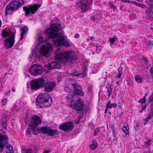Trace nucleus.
Wrapping results in <instances>:
<instances>
[{
	"mask_svg": "<svg viewBox=\"0 0 153 153\" xmlns=\"http://www.w3.org/2000/svg\"><path fill=\"white\" fill-rule=\"evenodd\" d=\"M10 34V33L9 31H7L6 30H4L2 33V35L3 37L6 38L9 36Z\"/></svg>",
	"mask_w": 153,
	"mask_h": 153,
	"instance_id": "26",
	"label": "nucleus"
},
{
	"mask_svg": "<svg viewBox=\"0 0 153 153\" xmlns=\"http://www.w3.org/2000/svg\"><path fill=\"white\" fill-rule=\"evenodd\" d=\"M144 153H150L149 151H148L147 152H144Z\"/></svg>",
	"mask_w": 153,
	"mask_h": 153,
	"instance_id": "57",
	"label": "nucleus"
},
{
	"mask_svg": "<svg viewBox=\"0 0 153 153\" xmlns=\"http://www.w3.org/2000/svg\"><path fill=\"white\" fill-rule=\"evenodd\" d=\"M108 108H115L117 106V105L116 103H114L113 104L111 103V101L110 100H108L107 101L106 105H108Z\"/></svg>",
	"mask_w": 153,
	"mask_h": 153,
	"instance_id": "25",
	"label": "nucleus"
},
{
	"mask_svg": "<svg viewBox=\"0 0 153 153\" xmlns=\"http://www.w3.org/2000/svg\"><path fill=\"white\" fill-rule=\"evenodd\" d=\"M150 141H148V142H145V143H147V144H148V145H149V143H150Z\"/></svg>",
	"mask_w": 153,
	"mask_h": 153,
	"instance_id": "55",
	"label": "nucleus"
},
{
	"mask_svg": "<svg viewBox=\"0 0 153 153\" xmlns=\"http://www.w3.org/2000/svg\"><path fill=\"white\" fill-rule=\"evenodd\" d=\"M8 137L7 135H3L0 133V152H1L4 146L7 144Z\"/></svg>",
	"mask_w": 153,
	"mask_h": 153,
	"instance_id": "18",
	"label": "nucleus"
},
{
	"mask_svg": "<svg viewBox=\"0 0 153 153\" xmlns=\"http://www.w3.org/2000/svg\"><path fill=\"white\" fill-rule=\"evenodd\" d=\"M73 109L77 111L82 110L84 107L83 103L82 101L80 99L76 101L72 106Z\"/></svg>",
	"mask_w": 153,
	"mask_h": 153,
	"instance_id": "19",
	"label": "nucleus"
},
{
	"mask_svg": "<svg viewBox=\"0 0 153 153\" xmlns=\"http://www.w3.org/2000/svg\"><path fill=\"white\" fill-rule=\"evenodd\" d=\"M52 97L48 94L39 95L36 100V105L39 108H43L50 106L52 102Z\"/></svg>",
	"mask_w": 153,
	"mask_h": 153,
	"instance_id": "4",
	"label": "nucleus"
},
{
	"mask_svg": "<svg viewBox=\"0 0 153 153\" xmlns=\"http://www.w3.org/2000/svg\"><path fill=\"white\" fill-rule=\"evenodd\" d=\"M97 145L98 144L96 141L95 140H92V144L90 145L89 147L91 149L94 150L97 148Z\"/></svg>",
	"mask_w": 153,
	"mask_h": 153,
	"instance_id": "22",
	"label": "nucleus"
},
{
	"mask_svg": "<svg viewBox=\"0 0 153 153\" xmlns=\"http://www.w3.org/2000/svg\"><path fill=\"white\" fill-rule=\"evenodd\" d=\"M152 102L150 104L151 109L150 110V112L148 116L143 120V124L146 125L147 124V122H149L152 117H153V94L151 95L149 97V102Z\"/></svg>",
	"mask_w": 153,
	"mask_h": 153,
	"instance_id": "14",
	"label": "nucleus"
},
{
	"mask_svg": "<svg viewBox=\"0 0 153 153\" xmlns=\"http://www.w3.org/2000/svg\"><path fill=\"white\" fill-rule=\"evenodd\" d=\"M143 110H143V109H142V110L140 111V113H142L143 112Z\"/></svg>",
	"mask_w": 153,
	"mask_h": 153,
	"instance_id": "59",
	"label": "nucleus"
},
{
	"mask_svg": "<svg viewBox=\"0 0 153 153\" xmlns=\"http://www.w3.org/2000/svg\"><path fill=\"white\" fill-rule=\"evenodd\" d=\"M49 152L48 151H45L43 153H48Z\"/></svg>",
	"mask_w": 153,
	"mask_h": 153,
	"instance_id": "51",
	"label": "nucleus"
},
{
	"mask_svg": "<svg viewBox=\"0 0 153 153\" xmlns=\"http://www.w3.org/2000/svg\"><path fill=\"white\" fill-rule=\"evenodd\" d=\"M65 90L68 91H73L74 94L82 96L84 94L82 91L81 86L77 84V81L72 78H68L65 85Z\"/></svg>",
	"mask_w": 153,
	"mask_h": 153,
	"instance_id": "2",
	"label": "nucleus"
},
{
	"mask_svg": "<svg viewBox=\"0 0 153 153\" xmlns=\"http://www.w3.org/2000/svg\"><path fill=\"white\" fill-rule=\"evenodd\" d=\"M78 74H73V75H74V76H78L79 75H78Z\"/></svg>",
	"mask_w": 153,
	"mask_h": 153,
	"instance_id": "58",
	"label": "nucleus"
},
{
	"mask_svg": "<svg viewBox=\"0 0 153 153\" xmlns=\"http://www.w3.org/2000/svg\"><path fill=\"white\" fill-rule=\"evenodd\" d=\"M2 104L3 105H5L7 103V100L6 98H4L2 100Z\"/></svg>",
	"mask_w": 153,
	"mask_h": 153,
	"instance_id": "41",
	"label": "nucleus"
},
{
	"mask_svg": "<svg viewBox=\"0 0 153 153\" xmlns=\"http://www.w3.org/2000/svg\"><path fill=\"white\" fill-rule=\"evenodd\" d=\"M92 3V0H79L78 4L82 11L84 12L89 9Z\"/></svg>",
	"mask_w": 153,
	"mask_h": 153,
	"instance_id": "12",
	"label": "nucleus"
},
{
	"mask_svg": "<svg viewBox=\"0 0 153 153\" xmlns=\"http://www.w3.org/2000/svg\"><path fill=\"white\" fill-rule=\"evenodd\" d=\"M14 38L15 33H13L8 38L4 39V46L6 48H11L15 42Z\"/></svg>",
	"mask_w": 153,
	"mask_h": 153,
	"instance_id": "16",
	"label": "nucleus"
},
{
	"mask_svg": "<svg viewBox=\"0 0 153 153\" xmlns=\"http://www.w3.org/2000/svg\"><path fill=\"white\" fill-rule=\"evenodd\" d=\"M74 124L72 122H68L60 125L59 128L65 132L71 131L74 128Z\"/></svg>",
	"mask_w": 153,
	"mask_h": 153,
	"instance_id": "17",
	"label": "nucleus"
},
{
	"mask_svg": "<svg viewBox=\"0 0 153 153\" xmlns=\"http://www.w3.org/2000/svg\"><path fill=\"white\" fill-rule=\"evenodd\" d=\"M113 89L111 86H109L107 88L106 93L108 94L109 97H111V95H112V91Z\"/></svg>",
	"mask_w": 153,
	"mask_h": 153,
	"instance_id": "27",
	"label": "nucleus"
},
{
	"mask_svg": "<svg viewBox=\"0 0 153 153\" xmlns=\"http://www.w3.org/2000/svg\"><path fill=\"white\" fill-rule=\"evenodd\" d=\"M33 134L34 135L38 134L39 133L44 134L47 133L49 136H53L55 134L57 133L56 130L49 128V127L45 126L38 128L37 130H33Z\"/></svg>",
	"mask_w": 153,
	"mask_h": 153,
	"instance_id": "7",
	"label": "nucleus"
},
{
	"mask_svg": "<svg viewBox=\"0 0 153 153\" xmlns=\"http://www.w3.org/2000/svg\"><path fill=\"white\" fill-rule=\"evenodd\" d=\"M122 70L123 68L122 67L120 66L119 67L118 69V74L117 76H121L122 73Z\"/></svg>",
	"mask_w": 153,
	"mask_h": 153,
	"instance_id": "30",
	"label": "nucleus"
},
{
	"mask_svg": "<svg viewBox=\"0 0 153 153\" xmlns=\"http://www.w3.org/2000/svg\"><path fill=\"white\" fill-rule=\"evenodd\" d=\"M135 79L137 82L140 83L142 81L143 79L142 77H135Z\"/></svg>",
	"mask_w": 153,
	"mask_h": 153,
	"instance_id": "33",
	"label": "nucleus"
},
{
	"mask_svg": "<svg viewBox=\"0 0 153 153\" xmlns=\"http://www.w3.org/2000/svg\"><path fill=\"white\" fill-rule=\"evenodd\" d=\"M41 123V119L39 116L37 115H34L32 117L29 123V126L31 127L33 132V130H36L39 124Z\"/></svg>",
	"mask_w": 153,
	"mask_h": 153,
	"instance_id": "10",
	"label": "nucleus"
},
{
	"mask_svg": "<svg viewBox=\"0 0 153 153\" xmlns=\"http://www.w3.org/2000/svg\"><path fill=\"white\" fill-rule=\"evenodd\" d=\"M32 55L36 58H38L39 57V55L37 54V53L35 51L32 52Z\"/></svg>",
	"mask_w": 153,
	"mask_h": 153,
	"instance_id": "40",
	"label": "nucleus"
},
{
	"mask_svg": "<svg viewBox=\"0 0 153 153\" xmlns=\"http://www.w3.org/2000/svg\"><path fill=\"white\" fill-rule=\"evenodd\" d=\"M150 71L153 74V65L152 67L151 68Z\"/></svg>",
	"mask_w": 153,
	"mask_h": 153,
	"instance_id": "50",
	"label": "nucleus"
},
{
	"mask_svg": "<svg viewBox=\"0 0 153 153\" xmlns=\"http://www.w3.org/2000/svg\"><path fill=\"white\" fill-rule=\"evenodd\" d=\"M56 83L54 81H46L42 77L35 79L30 81V88L33 90H37L43 87L45 91L48 92L52 91L56 87Z\"/></svg>",
	"mask_w": 153,
	"mask_h": 153,
	"instance_id": "1",
	"label": "nucleus"
},
{
	"mask_svg": "<svg viewBox=\"0 0 153 153\" xmlns=\"http://www.w3.org/2000/svg\"><path fill=\"white\" fill-rule=\"evenodd\" d=\"M127 127H128V129H129L128 124L126 126H123L122 128V131L124 133H125L126 135L129 134V133Z\"/></svg>",
	"mask_w": 153,
	"mask_h": 153,
	"instance_id": "24",
	"label": "nucleus"
},
{
	"mask_svg": "<svg viewBox=\"0 0 153 153\" xmlns=\"http://www.w3.org/2000/svg\"><path fill=\"white\" fill-rule=\"evenodd\" d=\"M54 45L57 46L61 45L68 46L70 45L69 43L65 40V37L61 35H59L58 39L55 40Z\"/></svg>",
	"mask_w": 153,
	"mask_h": 153,
	"instance_id": "15",
	"label": "nucleus"
},
{
	"mask_svg": "<svg viewBox=\"0 0 153 153\" xmlns=\"http://www.w3.org/2000/svg\"><path fill=\"white\" fill-rule=\"evenodd\" d=\"M137 5L139 7H142V6H144L145 5H143L140 4H138L137 3V5Z\"/></svg>",
	"mask_w": 153,
	"mask_h": 153,
	"instance_id": "49",
	"label": "nucleus"
},
{
	"mask_svg": "<svg viewBox=\"0 0 153 153\" xmlns=\"http://www.w3.org/2000/svg\"><path fill=\"white\" fill-rule=\"evenodd\" d=\"M9 114V112L6 111L1 115V119H0V125L1 127V131L3 132V134H5L7 132V117Z\"/></svg>",
	"mask_w": 153,
	"mask_h": 153,
	"instance_id": "8",
	"label": "nucleus"
},
{
	"mask_svg": "<svg viewBox=\"0 0 153 153\" xmlns=\"http://www.w3.org/2000/svg\"><path fill=\"white\" fill-rule=\"evenodd\" d=\"M10 90H9L8 91H7V92L5 94V95H8L9 94H10Z\"/></svg>",
	"mask_w": 153,
	"mask_h": 153,
	"instance_id": "48",
	"label": "nucleus"
},
{
	"mask_svg": "<svg viewBox=\"0 0 153 153\" xmlns=\"http://www.w3.org/2000/svg\"><path fill=\"white\" fill-rule=\"evenodd\" d=\"M60 67V63L53 61L50 62L48 65L47 68L49 70L52 69L54 68H59Z\"/></svg>",
	"mask_w": 153,
	"mask_h": 153,
	"instance_id": "20",
	"label": "nucleus"
},
{
	"mask_svg": "<svg viewBox=\"0 0 153 153\" xmlns=\"http://www.w3.org/2000/svg\"><path fill=\"white\" fill-rule=\"evenodd\" d=\"M38 41L39 42V43L38 45H39L40 44L45 42V40L43 39V38L41 36H39L38 38Z\"/></svg>",
	"mask_w": 153,
	"mask_h": 153,
	"instance_id": "31",
	"label": "nucleus"
},
{
	"mask_svg": "<svg viewBox=\"0 0 153 153\" xmlns=\"http://www.w3.org/2000/svg\"><path fill=\"white\" fill-rule=\"evenodd\" d=\"M144 59V60L145 61V62H147V59L146 58H144L143 59Z\"/></svg>",
	"mask_w": 153,
	"mask_h": 153,
	"instance_id": "54",
	"label": "nucleus"
},
{
	"mask_svg": "<svg viewBox=\"0 0 153 153\" xmlns=\"http://www.w3.org/2000/svg\"><path fill=\"white\" fill-rule=\"evenodd\" d=\"M53 45L51 43H47L46 45H42L40 48L39 52L43 56L48 57L50 53L52 51Z\"/></svg>",
	"mask_w": 153,
	"mask_h": 153,
	"instance_id": "9",
	"label": "nucleus"
},
{
	"mask_svg": "<svg viewBox=\"0 0 153 153\" xmlns=\"http://www.w3.org/2000/svg\"><path fill=\"white\" fill-rule=\"evenodd\" d=\"M27 131L28 132V133H29V129H28L27 130Z\"/></svg>",
	"mask_w": 153,
	"mask_h": 153,
	"instance_id": "62",
	"label": "nucleus"
},
{
	"mask_svg": "<svg viewBox=\"0 0 153 153\" xmlns=\"http://www.w3.org/2000/svg\"><path fill=\"white\" fill-rule=\"evenodd\" d=\"M12 91L13 92H14L15 91V89L14 88H13L12 89Z\"/></svg>",
	"mask_w": 153,
	"mask_h": 153,
	"instance_id": "52",
	"label": "nucleus"
},
{
	"mask_svg": "<svg viewBox=\"0 0 153 153\" xmlns=\"http://www.w3.org/2000/svg\"><path fill=\"white\" fill-rule=\"evenodd\" d=\"M134 128L135 131H137L139 130L140 129L139 123H137L136 125L135 126Z\"/></svg>",
	"mask_w": 153,
	"mask_h": 153,
	"instance_id": "32",
	"label": "nucleus"
},
{
	"mask_svg": "<svg viewBox=\"0 0 153 153\" xmlns=\"http://www.w3.org/2000/svg\"><path fill=\"white\" fill-rule=\"evenodd\" d=\"M122 0V1H123L125 2V1H126V0Z\"/></svg>",
	"mask_w": 153,
	"mask_h": 153,
	"instance_id": "61",
	"label": "nucleus"
},
{
	"mask_svg": "<svg viewBox=\"0 0 153 153\" xmlns=\"http://www.w3.org/2000/svg\"><path fill=\"white\" fill-rule=\"evenodd\" d=\"M28 149H24L23 150H22V153H26L27 150H28Z\"/></svg>",
	"mask_w": 153,
	"mask_h": 153,
	"instance_id": "45",
	"label": "nucleus"
},
{
	"mask_svg": "<svg viewBox=\"0 0 153 153\" xmlns=\"http://www.w3.org/2000/svg\"><path fill=\"white\" fill-rule=\"evenodd\" d=\"M150 29H151V30H153V27H151L150 28Z\"/></svg>",
	"mask_w": 153,
	"mask_h": 153,
	"instance_id": "63",
	"label": "nucleus"
},
{
	"mask_svg": "<svg viewBox=\"0 0 153 153\" xmlns=\"http://www.w3.org/2000/svg\"><path fill=\"white\" fill-rule=\"evenodd\" d=\"M5 151L6 153H13V149L12 146L8 145L6 146Z\"/></svg>",
	"mask_w": 153,
	"mask_h": 153,
	"instance_id": "23",
	"label": "nucleus"
},
{
	"mask_svg": "<svg viewBox=\"0 0 153 153\" xmlns=\"http://www.w3.org/2000/svg\"><path fill=\"white\" fill-rule=\"evenodd\" d=\"M146 44L149 46H151L153 45V42H152L151 41H148L147 42Z\"/></svg>",
	"mask_w": 153,
	"mask_h": 153,
	"instance_id": "42",
	"label": "nucleus"
},
{
	"mask_svg": "<svg viewBox=\"0 0 153 153\" xmlns=\"http://www.w3.org/2000/svg\"><path fill=\"white\" fill-rule=\"evenodd\" d=\"M126 81L127 82V84L129 86H131L133 85V82L131 81V80L130 79L129 77H127V78L126 79Z\"/></svg>",
	"mask_w": 153,
	"mask_h": 153,
	"instance_id": "29",
	"label": "nucleus"
},
{
	"mask_svg": "<svg viewBox=\"0 0 153 153\" xmlns=\"http://www.w3.org/2000/svg\"><path fill=\"white\" fill-rule=\"evenodd\" d=\"M115 36V35H114L113 38L109 39V41L111 42V45L113 44L117 40V38Z\"/></svg>",
	"mask_w": 153,
	"mask_h": 153,
	"instance_id": "28",
	"label": "nucleus"
},
{
	"mask_svg": "<svg viewBox=\"0 0 153 153\" xmlns=\"http://www.w3.org/2000/svg\"><path fill=\"white\" fill-rule=\"evenodd\" d=\"M24 4L23 0H15L11 2L7 6L5 14V15H10L14 10L19 9Z\"/></svg>",
	"mask_w": 153,
	"mask_h": 153,
	"instance_id": "5",
	"label": "nucleus"
},
{
	"mask_svg": "<svg viewBox=\"0 0 153 153\" xmlns=\"http://www.w3.org/2000/svg\"><path fill=\"white\" fill-rule=\"evenodd\" d=\"M67 153H72V152L70 150H68L67 152Z\"/></svg>",
	"mask_w": 153,
	"mask_h": 153,
	"instance_id": "53",
	"label": "nucleus"
},
{
	"mask_svg": "<svg viewBox=\"0 0 153 153\" xmlns=\"http://www.w3.org/2000/svg\"><path fill=\"white\" fill-rule=\"evenodd\" d=\"M98 48H99V47L98 46H96V48L97 49H98Z\"/></svg>",
	"mask_w": 153,
	"mask_h": 153,
	"instance_id": "60",
	"label": "nucleus"
},
{
	"mask_svg": "<svg viewBox=\"0 0 153 153\" xmlns=\"http://www.w3.org/2000/svg\"><path fill=\"white\" fill-rule=\"evenodd\" d=\"M60 25L54 24L51 25L49 29H47L45 32V35L49 38H53L57 37L58 31L62 28Z\"/></svg>",
	"mask_w": 153,
	"mask_h": 153,
	"instance_id": "6",
	"label": "nucleus"
},
{
	"mask_svg": "<svg viewBox=\"0 0 153 153\" xmlns=\"http://www.w3.org/2000/svg\"><path fill=\"white\" fill-rule=\"evenodd\" d=\"M125 2H128L131 4H134L135 5L137 4V2L133 1H130L129 0H126V1Z\"/></svg>",
	"mask_w": 153,
	"mask_h": 153,
	"instance_id": "34",
	"label": "nucleus"
},
{
	"mask_svg": "<svg viewBox=\"0 0 153 153\" xmlns=\"http://www.w3.org/2000/svg\"><path fill=\"white\" fill-rule=\"evenodd\" d=\"M109 104H108V105H106V109H105V114H106V113H107V110H108V105Z\"/></svg>",
	"mask_w": 153,
	"mask_h": 153,
	"instance_id": "43",
	"label": "nucleus"
},
{
	"mask_svg": "<svg viewBox=\"0 0 153 153\" xmlns=\"http://www.w3.org/2000/svg\"><path fill=\"white\" fill-rule=\"evenodd\" d=\"M29 71L32 75L38 76L42 73V66L39 65H33L29 69Z\"/></svg>",
	"mask_w": 153,
	"mask_h": 153,
	"instance_id": "13",
	"label": "nucleus"
},
{
	"mask_svg": "<svg viewBox=\"0 0 153 153\" xmlns=\"http://www.w3.org/2000/svg\"><path fill=\"white\" fill-rule=\"evenodd\" d=\"M141 106L142 107L143 110H144L147 106V105L145 103L141 104Z\"/></svg>",
	"mask_w": 153,
	"mask_h": 153,
	"instance_id": "38",
	"label": "nucleus"
},
{
	"mask_svg": "<svg viewBox=\"0 0 153 153\" xmlns=\"http://www.w3.org/2000/svg\"><path fill=\"white\" fill-rule=\"evenodd\" d=\"M1 25H2L1 22V20H0V27L1 26Z\"/></svg>",
	"mask_w": 153,
	"mask_h": 153,
	"instance_id": "56",
	"label": "nucleus"
},
{
	"mask_svg": "<svg viewBox=\"0 0 153 153\" xmlns=\"http://www.w3.org/2000/svg\"><path fill=\"white\" fill-rule=\"evenodd\" d=\"M40 7V5L36 4L29 5L28 7L25 6L24 7L23 9L25 11V15L28 16L30 13L33 14H34L36 12L38 8Z\"/></svg>",
	"mask_w": 153,
	"mask_h": 153,
	"instance_id": "11",
	"label": "nucleus"
},
{
	"mask_svg": "<svg viewBox=\"0 0 153 153\" xmlns=\"http://www.w3.org/2000/svg\"><path fill=\"white\" fill-rule=\"evenodd\" d=\"M139 102L141 103V104L144 103L146 102V98L145 96L143 98L139 100Z\"/></svg>",
	"mask_w": 153,
	"mask_h": 153,
	"instance_id": "35",
	"label": "nucleus"
},
{
	"mask_svg": "<svg viewBox=\"0 0 153 153\" xmlns=\"http://www.w3.org/2000/svg\"><path fill=\"white\" fill-rule=\"evenodd\" d=\"M153 13H148L147 18L149 20H151L152 18Z\"/></svg>",
	"mask_w": 153,
	"mask_h": 153,
	"instance_id": "36",
	"label": "nucleus"
},
{
	"mask_svg": "<svg viewBox=\"0 0 153 153\" xmlns=\"http://www.w3.org/2000/svg\"><path fill=\"white\" fill-rule=\"evenodd\" d=\"M28 28L27 27H24L21 28V38L20 40L22 41L23 39L26 36Z\"/></svg>",
	"mask_w": 153,
	"mask_h": 153,
	"instance_id": "21",
	"label": "nucleus"
},
{
	"mask_svg": "<svg viewBox=\"0 0 153 153\" xmlns=\"http://www.w3.org/2000/svg\"><path fill=\"white\" fill-rule=\"evenodd\" d=\"M27 115H27V114H26V118H27V117H28Z\"/></svg>",
	"mask_w": 153,
	"mask_h": 153,
	"instance_id": "64",
	"label": "nucleus"
},
{
	"mask_svg": "<svg viewBox=\"0 0 153 153\" xmlns=\"http://www.w3.org/2000/svg\"><path fill=\"white\" fill-rule=\"evenodd\" d=\"M57 83H58L61 80V77H57Z\"/></svg>",
	"mask_w": 153,
	"mask_h": 153,
	"instance_id": "47",
	"label": "nucleus"
},
{
	"mask_svg": "<svg viewBox=\"0 0 153 153\" xmlns=\"http://www.w3.org/2000/svg\"><path fill=\"white\" fill-rule=\"evenodd\" d=\"M72 56V51H65L62 47L58 48L55 51V59L60 62L70 61L71 59Z\"/></svg>",
	"mask_w": 153,
	"mask_h": 153,
	"instance_id": "3",
	"label": "nucleus"
},
{
	"mask_svg": "<svg viewBox=\"0 0 153 153\" xmlns=\"http://www.w3.org/2000/svg\"><path fill=\"white\" fill-rule=\"evenodd\" d=\"M26 153H32V150L31 149H28L27 150Z\"/></svg>",
	"mask_w": 153,
	"mask_h": 153,
	"instance_id": "44",
	"label": "nucleus"
},
{
	"mask_svg": "<svg viewBox=\"0 0 153 153\" xmlns=\"http://www.w3.org/2000/svg\"><path fill=\"white\" fill-rule=\"evenodd\" d=\"M109 7H110L111 8L113 9L114 11V10L115 9V6L113 4L111 3H110Z\"/></svg>",
	"mask_w": 153,
	"mask_h": 153,
	"instance_id": "39",
	"label": "nucleus"
},
{
	"mask_svg": "<svg viewBox=\"0 0 153 153\" xmlns=\"http://www.w3.org/2000/svg\"><path fill=\"white\" fill-rule=\"evenodd\" d=\"M93 38H94V37L93 36H92L91 37L87 39V41H90V40H91V39H92Z\"/></svg>",
	"mask_w": 153,
	"mask_h": 153,
	"instance_id": "46",
	"label": "nucleus"
},
{
	"mask_svg": "<svg viewBox=\"0 0 153 153\" xmlns=\"http://www.w3.org/2000/svg\"><path fill=\"white\" fill-rule=\"evenodd\" d=\"M99 132H100V130L99 129L97 128L96 129H95L94 135V136H96L97 135V134Z\"/></svg>",
	"mask_w": 153,
	"mask_h": 153,
	"instance_id": "37",
	"label": "nucleus"
}]
</instances>
